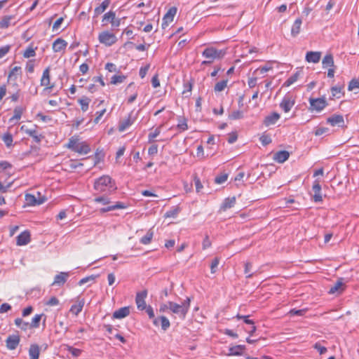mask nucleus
Listing matches in <instances>:
<instances>
[{"mask_svg": "<svg viewBox=\"0 0 359 359\" xmlns=\"http://www.w3.org/2000/svg\"><path fill=\"white\" fill-rule=\"evenodd\" d=\"M26 70L29 73H33L34 70V60H30L27 62Z\"/></svg>", "mask_w": 359, "mask_h": 359, "instance_id": "nucleus-64", "label": "nucleus"}, {"mask_svg": "<svg viewBox=\"0 0 359 359\" xmlns=\"http://www.w3.org/2000/svg\"><path fill=\"white\" fill-rule=\"evenodd\" d=\"M20 343V338H7L6 346L10 350H14Z\"/></svg>", "mask_w": 359, "mask_h": 359, "instance_id": "nucleus-41", "label": "nucleus"}, {"mask_svg": "<svg viewBox=\"0 0 359 359\" xmlns=\"http://www.w3.org/2000/svg\"><path fill=\"white\" fill-rule=\"evenodd\" d=\"M228 80H222L221 81L217 82L215 87V92H221L225 89L227 86Z\"/></svg>", "mask_w": 359, "mask_h": 359, "instance_id": "nucleus-48", "label": "nucleus"}, {"mask_svg": "<svg viewBox=\"0 0 359 359\" xmlns=\"http://www.w3.org/2000/svg\"><path fill=\"white\" fill-rule=\"evenodd\" d=\"M314 348L318 350V351L319 352V353L320 355H323L324 353H325L327 352V348L323 346H321L319 342L318 343H316L313 346Z\"/></svg>", "mask_w": 359, "mask_h": 359, "instance_id": "nucleus-62", "label": "nucleus"}, {"mask_svg": "<svg viewBox=\"0 0 359 359\" xmlns=\"http://www.w3.org/2000/svg\"><path fill=\"white\" fill-rule=\"evenodd\" d=\"M67 148L81 154H87L90 149L86 142H79L78 140L70 138L67 145Z\"/></svg>", "mask_w": 359, "mask_h": 359, "instance_id": "nucleus-4", "label": "nucleus"}, {"mask_svg": "<svg viewBox=\"0 0 359 359\" xmlns=\"http://www.w3.org/2000/svg\"><path fill=\"white\" fill-rule=\"evenodd\" d=\"M243 118V113L242 111L236 110L233 111L229 115V118L231 120L241 119Z\"/></svg>", "mask_w": 359, "mask_h": 359, "instance_id": "nucleus-50", "label": "nucleus"}, {"mask_svg": "<svg viewBox=\"0 0 359 359\" xmlns=\"http://www.w3.org/2000/svg\"><path fill=\"white\" fill-rule=\"evenodd\" d=\"M190 302L191 299L189 297H187L182 304L169 302V310L173 313L177 314L180 318L184 319L189 309Z\"/></svg>", "mask_w": 359, "mask_h": 359, "instance_id": "nucleus-2", "label": "nucleus"}, {"mask_svg": "<svg viewBox=\"0 0 359 359\" xmlns=\"http://www.w3.org/2000/svg\"><path fill=\"white\" fill-rule=\"evenodd\" d=\"M177 128L180 131H185L188 130L187 120L186 118L182 116H179L178 118V123L177 125Z\"/></svg>", "mask_w": 359, "mask_h": 359, "instance_id": "nucleus-40", "label": "nucleus"}, {"mask_svg": "<svg viewBox=\"0 0 359 359\" xmlns=\"http://www.w3.org/2000/svg\"><path fill=\"white\" fill-rule=\"evenodd\" d=\"M94 189L97 194H111L114 192L117 187L114 181L109 175H102L96 179L93 185Z\"/></svg>", "mask_w": 359, "mask_h": 359, "instance_id": "nucleus-1", "label": "nucleus"}, {"mask_svg": "<svg viewBox=\"0 0 359 359\" xmlns=\"http://www.w3.org/2000/svg\"><path fill=\"white\" fill-rule=\"evenodd\" d=\"M357 88H359V80L353 79L348 83V90L352 91Z\"/></svg>", "mask_w": 359, "mask_h": 359, "instance_id": "nucleus-55", "label": "nucleus"}, {"mask_svg": "<svg viewBox=\"0 0 359 359\" xmlns=\"http://www.w3.org/2000/svg\"><path fill=\"white\" fill-rule=\"evenodd\" d=\"M177 8L175 6H172L169 8L168 12L164 15L163 20H167L170 22L173 21L174 17L176 15Z\"/></svg>", "mask_w": 359, "mask_h": 359, "instance_id": "nucleus-37", "label": "nucleus"}, {"mask_svg": "<svg viewBox=\"0 0 359 359\" xmlns=\"http://www.w3.org/2000/svg\"><path fill=\"white\" fill-rule=\"evenodd\" d=\"M109 194L104 193L102 195L95 197L93 201L95 203H101L104 205H109L111 201L108 196Z\"/></svg>", "mask_w": 359, "mask_h": 359, "instance_id": "nucleus-36", "label": "nucleus"}, {"mask_svg": "<svg viewBox=\"0 0 359 359\" xmlns=\"http://www.w3.org/2000/svg\"><path fill=\"white\" fill-rule=\"evenodd\" d=\"M236 318L238 319H243L244 323L249 326V330H248V332L250 334V335H252L255 332L256 327L254 325V322L252 320L249 319V316H241L238 314L236 316Z\"/></svg>", "mask_w": 359, "mask_h": 359, "instance_id": "nucleus-21", "label": "nucleus"}, {"mask_svg": "<svg viewBox=\"0 0 359 359\" xmlns=\"http://www.w3.org/2000/svg\"><path fill=\"white\" fill-rule=\"evenodd\" d=\"M303 74V69H299L296 71L295 73H294L292 75H291L283 83L284 87H288L293 84L294 82H296L298 79Z\"/></svg>", "mask_w": 359, "mask_h": 359, "instance_id": "nucleus-19", "label": "nucleus"}, {"mask_svg": "<svg viewBox=\"0 0 359 359\" xmlns=\"http://www.w3.org/2000/svg\"><path fill=\"white\" fill-rule=\"evenodd\" d=\"M147 296V291L146 290L137 292L135 297V302L137 307L140 311H143L147 306L145 302V298Z\"/></svg>", "mask_w": 359, "mask_h": 359, "instance_id": "nucleus-10", "label": "nucleus"}, {"mask_svg": "<svg viewBox=\"0 0 359 359\" xmlns=\"http://www.w3.org/2000/svg\"><path fill=\"white\" fill-rule=\"evenodd\" d=\"M180 212L178 208H172L165 213V217H175Z\"/></svg>", "mask_w": 359, "mask_h": 359, "instance_id": "nucleus-54", "label": "nucleus"}, {"mask_svg": "<svg viewBox=\"0 0 359 359\" xmlns=\"http://www.w3.org/2000/svg\"><path fill=\"white\" fill-rule=\"evenodd\" d=\"M14 18L13 15H5L0 20V29H6L11 25V21Z\"/></svg>", "mask_w": 359, "mask_h": 359, "instance_id": "nucleus-42", "label": "nucleus"}, {"mask_svg": "<svg viewBox=\"0 0 359 359\" xmlns=\"http://www.w3.org/2000/svg\"><path fill=\"white\" fill-rule=\"evenodd\" d=\"M110 3H111L110 0H104V1H103L100 6H97L94 9L93 18H97L100 14L104 13L105 11V10L109 6Z\"/></svg>", "mask_w": 359, "mask_h": 359, "instance_id": "nucleus-24", "label": "nucleus"}, {"mask_svg": "<svg viewBox=\"0 0 359 359\" xmlns=\"http://www.w3.org/2000/svg\"><path fill=\"white\" fill-rule=\"evenodd\" d=\"M236 204V198L231 197V198H226L224 199V202L222 203L220 209L223 211L226 210L227 209H229L234 206Z\"/></svg>", "mask_w": 359, "mask_h": 359, "instance_id": "nucleus-35", "label": "nucleus"}, {"mask_svg": "<svg viewBox=\"0 0 359 359\" xmlns=\"http://www.w3.org/2000/svg\"><path fill=\"white\" fill-rule=\"evenodd\" d=\"M321 57L320 51H309L306 54V60L308 62L318 63Z\"/></svg>", "mask_w": 359, "mask_h": 359, "instance_id": "nucleus-18", "label": "nucleus"}, {"mask_svg": "<svg viewBox=\"0 0 359 359\" xmlns=\"http://www.w3.org/2000/svg\"><path fill=\"white\" fill-rule=\"evenodd\" d=\"M50 67H48L46 68L42 74V76L40 81L41 86H45V90H51L54 87L55 84L50 83Z\"/></svg>", "mask_w": 359, "mask_h": 359, "instance_id": "nucleus-7", "label": "nucleus"}, {"mask_svg": "<svg viewBox=\"0 0 359 359\" xmlns=\"http://www.w3.org/2000/svg\"><path fill=\"white\" fill-rule=\"evenodd\" d=\"M224 53L222 50H217L214 47L206 48L202 53V56L207 60L202 62L203 65H210L215 60L222 58Z\"/></svg>", "mask_w": 359, "mask_h": 359, "instance_id": "nucleus-3", "label": "nucleus"}, {"mask_svg": "<svg viewBox=\"0 0 359 359\" xmlns=\"http://www.w3.org/2000/svg\"><path fill=\"white\" fill-rule=\"evenodd\" d=\"M252 264L250 262H246L245 264V269L244 272L246 274V278H249L253 276V273H252Z\"/></svg>", "mask_w": 359, "mask_h": 359, "instance_id": "nucleus-53", "label": "nucleus"}, {"mask_svg": "<svg viewBox=\"0 0 359 359\" xmlns=\"http://www.w3.org/2000/svg\"><path fill=\"white\" fill-rule=\"evenodd\" d=\"M312 190L314 192V194L313 196V199L314 202H321L323 201L321 195V186L318 180L313 182Z\"/></svg>", "mask_w": 359, "mask_h": 359, "instance_id": "nucleus-13", "label": "nucleus"}, {"mask_svg": "<svg viewBox=\"0 0 359 359\" xmlns=\"http://www.w3.org/2000/svg\"><path fill=\"white\" fill-rule=\"evenodd\" d=\"M161 126L156 128L153 133H150L148 135V142L151 143L154 142V139L161 133Z\"/></svg>", "mask_w": 359, "mask_h": 359, "instance_id": "nucleus-49", "label": "nucleus"}, {"mask_svg": "<svg viewBox=\"0 0 359 359\" xmlns=\"http://www.w3.org/2000/svg\"><path fill=\"white\" fill-rule=\"evenodd\" d=\"M39 195L38 198L33 194H27L25 196V199L27 205H36L43 203L46 198L44 196H41L40 193L37 192Z\"/></svg>", "mask_w": 359, "mask_h": 359, "instance_id": "nucleus-9", "label": "nucleus"}, {"mask_svg": "<svg viewBox=\"0 0 359 359\" xmlns=\"http://www.w3.org/2000/svg\"><path fill=\"white\" fill-rule=\"evenodd\" d=\"M130 314V307L124 306L115 311L113 313V318L116 319H121L126 318Z\"/></svg>", "mask_w": 359, "mask_h": 359, "instance_id": "nucleus-22", "label": "nucleus"}, {"mask_svg": "<svg viewBox=\"0 0 359 359\" xmlns=\"http://www.w3.org/2000/svg\"><path fill=\"white\" fill-rule=\"evenodd\" d=\"M154 236V232L151 229H149L147 233L141 238L140 243L143 245H148L151 243Z\"/></svg>", "mask_w": 359, "mask_h": 359, "instance_id": "nucleus-44", "label": "nucleus"}, {"mask_svg": "<svg viewBox=\"0 0 359 359\" xmlns=\"http://www.w3.org/2000/svg\"><path fill=\"white\" fill-rule=\"evenodd\" d=\"M115 16L116 13L113 11H109L104 13L102 19V26L107 25L109 23L111 25V22L114 20Z\"/></svg>", "mask_w": 359, "mask_h": 359, "instance_id": "nucleus-30", "label": "nucleus"}, {"mask_svg": "<svg viewBox=\"0 0 359 359\" xmlns=\"http://www.w3.org/2000/svg\"><path fill=\"white\" fill-rule=\"evenodd\" d=\"M259 140L263 146H266L271 143L272 140L269 135L263 134L260 137Z\"/></svg>", "mask_w": 359, "mask_h": 359, "instance_id": "nucleus-52", "label": "nucleus"}, {"mask_svg": "<svg viewBox=\"0 0 359 359\" xmlns=\"http://www.w3.org/2000/svg\"><path fill=\"white\" fill-rule=\"evenodd\" d=\"M306 312V310L305 309H292L290 311L289 313L290 316H304L305 313Z\"/></svg>", "mask_w": 359, "mask_h": 359, "instance_id": "nucleus-60", "label": "nucleus"}, {"mask_svg": "<svg viewBox=\"0 0 359 359\" xmlns=\"http://www.w3.org/2000/svg\"><path fill=\"white\" fill-rule=\"evenodd\" d=\"M228 175L226 174H222L219 176H217L215 179V182L217 184H222L227 180Z\"/></svg>", "mask_w": 359, "mask_h": 359, "instance_id": "nucleus-57", "label": "nucleus"}, {"mask_svg": "<svg viewBox=\"0 0 359 359\" xmlns=\"http://www.w3.org/2000/svg\"><path fill=\"white\" fill-rule=\"evenodd\" d=\"M154 323L155 325H161V328L166 330L170 327L169 320L165 316H161L158 318L154 319Z\"/></svg>", "mask_w": 359, "mask_h": 359, "instance_id": "nucleus-33", "label": "nucleus"}, {"mask_svg": "<svg viewBox=\"0 0 359 359\" xmlns=\"http://www.w3.org/2000/svg\"><path fill=\"white\" fill-rule=\"evenodd\" d=\"M323 67L327 68V67H334V59L332 54H327L322 61Z\"/></svg>", "mask_w": 359, "mask_h": 359, "instance_id": "nucleus-39", "label": "nucleus"}, {"mask_svg": "<svg viewBox=\"0 0 359 359\" xmlns=\"http://www.w3.org/2000/svg\"><path fill=\"white\" fill-rule=\"evenodd\" d=\"M2 140L7 147H10L13 145V135L10 133H6L2 136Z\"/></svg>", "mask_w": 359, "mask_h": 359, "instance_id": "nucleus-47", "label": "nucleus"}, {"mask_svg": "<svg viewBox=\"0 0 359 359\" xmlns=\"http://www.w3.org/2000/svg\"><path fill=\"white\" fill-rule=\"evenodd\" d=\"M15 325L23 330L30 329L28 322L24 321L22 318H18L15 320Z\"/></svg>", "mask_w": 359, "mask_h": 359, "instance_id": "nucleus-46", "label": "nucleus"}, {"mask_svg": "<svg viewBox=\"0 0 359 359\" xmlns=\"http://www.w3.org/2000/svg\"><path fill=\"white\" fill-rule=\"evenodd\" d=\"M310 107L309 110L320 111L327 105L325 97L309 98Z\"/></svg>", "mask_w": 359, "mask_h": 359, "instance_id": "nucleus-6", "label": "nucleus"}, {"mask_svg": "<svg viewBox=\"0 0 359 359\" xmlns=\"http://www.w3.org/2000/svg\"><path fill=\"white\" fill-rule=\"evenodd\" d=\"M26 134L32 137L36 143H40L44 138V136L42 134H39L35 128L26 130Z\"/></svg>", "mask_w": 359, "mask_h": 359, "instance_id": "nucleus-34", "label": "nucleus"}, {"mask_svg": "<svg viewBox=\"0 0 359 359\" xmlns=\"http://www.w3.org/2000/svg\"><path fill=\"white\" fill-rule=\"evenodd\" d=\"M219 264V259L218 257H215L210 264V269L212 273H215L216 272V269L217 268Z\"/></svg>", "mask_w": 359, "mask_h": 359, "instance_id": "nucleus-61", "label": "nucleus"}, {"mask_svg": "<svg viewBox=\"0 0 359 359\" xmlns=\"http://www.w3.org/2000/svg\"><path fill=\"white\" fill-rule=\"evenodd\" d=\"M78 102L81 105V109L83 112H86L88 109L89 104L90 102V99L88 97H83L81 99L78 100Z\"/></svg>", "mask_w": 359, "mask_h": 359, "instance_id": "nucleus-43", "label": "nucleus"}, {"mask_svg": "<svg viewBox=\"0 0 359 359\" xmlns=\"http://www.w3.org/2000/svg\"><path fill=\"white\" fill-rule=\"evenodd\" d=\"M290 154L287 151H279L274 154L273 159L280 163H284L288 159Z\"/></svg>", "mask_w": 359, "mask_h": 359, "instance_id": "nucleus-27", "label": "nucleus"}, {"mask_svg": "<svg viewBox=\"0 0 359 359\" xmlns=\"http://www.w3.org/2000/svg\"><path fill=\"white\" fill-rule=\"evenodd\" d=\"M245 345H236L229 347V355H241L244 353L245 350Z\"/></svg>", "mask_w": 359, "mask_h": 359, "instance_id": "nucleus-25", "label": "nucleus"}, {"mask_svg": "<svg viewBox=\"0 0 359 359\" xmlns=\"http://www.w3.org/2000/svg\"><path fill=\"white\" fill-rule=\"evenodd\" d=\"M327 123L332 126H343L344 124V116L341 114H334L327 118Z\"/></svg>", "mask_w": 359, "mask_h": 359, "instance_id": "nucleus-12", "label": "nucleus"}, {"mask_svg": "<svg viewBox=\"0 0 359 359\" xmlns=\"http://www.w3.org/2000/svg\"><path fill=\"white\" fill-rule=\"evenodd\" d=\"M37 49V47L34 48L33 46L31 44L29 45L26 50L23 53V57L25 58H29L32 57H34L36 55V50Z\"/></svg>", "mask_w": 359, "mask_h": 359, "instance_id": "nucleus-45", "label": "nucleus"}, {"mask_svg": "<svg viewBox=\"0 0 359 359\" xmlns=\"http://www.w3.org/2000/svg\"><path fill=\"white\" fill-rule=\"evenodd\" d=\"M98 40L100 43L106 46H111L116 42L117 38L114 34L109 31H104L99 34Z\"/></svg>", "mask_w": 359, "mask_h": 359, "instance_id": "nucleus-5", "label": "nucleus"}, {"mask_svg": "<svg viewBox=\"0 0 359 359\" xmlns=\"http://www.w3.org/2000/svg\"><path fill=\"white\" fill-rule=\"evenodd\" d=\"M11 168L12 165L9 162L6 161H0V172Z\"/></svg>", "mask_w": 359, "mask_h": 359, "instance_id": "nucleus-63", "label": "nucleus"}, {"mask_svg": "<svg viewBox=\"0 0 359 359\" xmlns=\"http://www.w3.org/2000/svg\"><path fill=\"white\" fill-rule=\"evenodd\" d=\"M41 348L37 344H32L29 348V359H39Z\"/></svg>", "mask_w": 359, "mask_h": 359, "instance_id": "nucleus-23", "label": "nucleus"}, {"mask_svg": "<svg viewBox=\"0 0 359 359\" xmlns=\"http://www.w3.org/2000/svg\"><path fill=\"white\" fill-rule=\"evenodd\" d=\"M344 283H343L342 278H340L337 280V282L330 287L329 290V294H339L344 290Z\"/></svg>", "mask_w": 359, "mask_h": 359, "instance_id": "nucleus-14", "label": "nucleus"}, {"mask_svg": "<svg viewBox=\"0 0 359 359\" xmlns=\"http://www.w3.org/2000/svg\"><path fill=\"white\" fill-rule=\"evenodd\" d=\"M105 112H106V109H103L101 111H96L95 118L93 121L94 123L97 124L100 122V121L101 120L102 116L104 114Z\"/></svg>", "mask_w": 359, "mask_h": 359, "instance_id": "nucleus-58", "label": "nucleus"}, {"mask_svg": "<svg viewBox=\"0 0 359 359\" xmlns=\"http://www.w3.org/2000/svg\"><path fill=\"white\" fill-rule=\"evenodd\" d=\"M25 109L21 106L15 107L13 110V116L11 118H9V123H13L15 121L20 120Z\"/></svg>", "mask_w": 359, "mask_h": 359, "instance_id": "nucleus-28", "label": "nucleus"}, {"mask_svg": "<svg viewBox=\"0 0 359 359\" xmlns=\"http://www.w3.org/2000/svg\"><path fill=\"white\" fill-rule=\"evenodd\" d=\"M67 43L62 39H57L53 43V50L54 52H60L65 49Z\"/></svg>", "mask_w": 359, "mask_h": 359, "instance_id": "nucleus-26", "label": "nucleus"}, {"mask_svg": "<svg viewBox=\"0 0 359 359\" xmlns=\"http://www.w3.org/2000/svg\"><path fill=\"white\" fill-rule=\"evenodd\" d=\"M69 276V272H60L55 276L54 281L52 285L62 286L66 283Z\"/></svg>", "mask_w": 359, "mask_h": 359, "instance_id": "nucleus-16", "label": "nucleus"}, {"mask_svg": "<svg viewBox=\"0 0 359 359\" xmlns=\"http://www.w3.org/2000/svg\"><path fill=\"white\" fill-rule=\"evenodd\" d=\"M126 79V76L124 75H114L111 79V84H117L123 82V81Z\"/></svg>", "mask_w": 359, "mask_h": 359, "instance_id": "nucleus-51", "label": "nucleus"}, {"mask_svg": "<svg viewBox=\"0 0 359 359\" xmlns=\"http://www.w3.org/2000/svg\"><path fill=\"white\" fill-rule=\"evenodd\" d=\"M302 24V20L301 18H297L295 20L294 22L293 23L291 29V35L293 37L297 36L300 31H301V26Z\"/></svg>", "mask_w": 359, "mask_h": 359, "instance_id": "nucleus-31", "label": "nucleus"}, {"mask_svg": "<svg viewBox=\"0 0 359 359\" xmlns=\"http://www.w3.org/2000/svg\"><path fill=\"white\" fill-rule=\"evenodd\" d=\"M194 181L196 191L198 193L201 192V191L203 189V185H202V183L199 179V177L197 176H194Z\"/></svg>", "mask_w": 359, "mask_h": 359, "instance_id": "nucleus-59", "label": "nucleus"}, {"mask_svg": "<svg viewBox=\"0 0 359 359\" xmlns=\"http://www.w3.org/2000/svg\"><path fill=\"white\" fill-rule=\"evenodd\" d=\"M344 84H338L331 88L332 96L333 97L340 98L343 95Z\"/></svg>", "mask_w": 359, "mask_h": 359, "instance_id": "nucleus-32", "label": "nucleus"}, {"mask_svg": "<svg viewBox=\"0 0 359 359\" xmlns=\"http://www.w3.org/2000/svg\"><path fill=\"white\" fill-rule=\"evenodd\" d=\"M84 304L85 302L83 299L79 300L78 304L71 306L70 311L77 316L82 311Z\"/></svg>", "mask_w": 359, "mask_h": 359, "instance_id": "nucleus-38", "label": "nucleus"}, {"mask_svg": "<svg viewBox=\"0 0 359 359\" xmlns=\"http://www.w3.org/2000/svg\"><path fill=\"white\" fill-rule=\"evenodd\" d=\"M44 318L43 321L46 319V316L43 313L41 314H36L33 318L32 319V321L29 323L30 329L32 328H36L39 327L40 322L42 318Z\"/></svg>", "mask_w": 359, "mask_h": 359, "instance_id": "nucleus-29", "label": "nucleus"}, {"mask_svg": "<svg viewBox=\"0 0 359 359\" xmlns=\"http://www.w3.org/2000/svg\"><path fill=\"white\" fill-rule=\"evenodd\" d=\"M134 121L135 119L132 118V113L129 114L127 118L119 121L118 127V130L120 132L125 131L134 123Z\"/></svg>", "mask_w": 359, "mask_h": 359, "instance_id": "nucleus-17", "label": "nucleus"}, {"mask_svg": "<svg viewBox=\"0 0 359 359\" xmlns=\"http://www.w3.org/2000/svg\"><path fill=\"white\" fill-rule=\"evenodd\" d=\"M107 205V206L100 209L99 211L100 213H104V212L112 211V210H114L116 209H125L127 208V205H126V203L121 202V201H117L114 205L109 204V205Z\"/></svg>", "mask_w": 359, "mask_h": 359, "instance_id": "nucleus-15", "label": "nucleus"}, {"mask_svg": "<svg viewBox=\"0 0 359 359\" xmlns=\"http://www.w3.org/2000/svg\"><path fill=\"white\" fill-rule=\"evenodd\" d=\"M280 116L277 112H273L271 114L266 116L264 120V124L266 126H270L274 125L280 118Z\"/></svg>", "mask_w": 359, "mask_h": 359, "instance_id": "nucleus-20", "label": "nucleus"}, {"mask_svg": "<svg viewBox=\"0 0 359 359\" xmlns=\"http://www.w3.org/2000/svg\"><path fill=\"white\" fill-rule=\"evenodd\" d=\"M67 350L69 353H72L74 357H79L81 353V350L74 348L71 346H67Z\"/></svg>", "mask_w": 359, "mask_h": 359, "instance_id": "nucleus-56", "label": "nucleus"}, {"mask_svg": "<svg viewBox=\"0 0 359 359\" xmlns=\"http://www.w3.org/2000/svg\"><path fill=\"white\" fill-rule=\"evenodd\" d=\"M30 232L27 230L24 231L16 238V244L18 246L25 245L30 242Z\"/></svg>", "mask_w": 359, "mask_h": 359, "instance_id": "nucleus-11", "label": "nucleus"}, {"mask_svg": "<svg viewBox=\"0 0 359 359\" xmlns=\"http://www.w3.org/2000/svg\"><path fill=\"white\" fill-rule=\"evenodd\" d=\"M294 104L295 99L292 95L287 93L283 97L281 102L280 103V107L287 113L291 110Z\"/></svg>", "mask_w": 359, "mask_h": 359, "instance_id": "nucleus-8", "label": "nucleus"}]
</instances>
